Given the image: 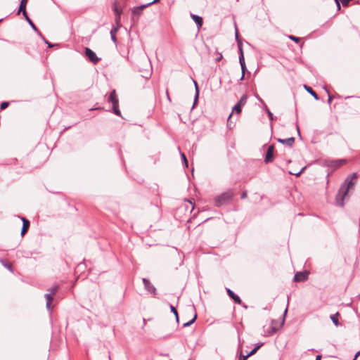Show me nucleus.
<instances>
[{
    "mask_svg": "<svg viewBox=\"0 0 360 360\" xmlns=\"http://www.w3.org/2000/svg\"><path fill=\"white\" fill-rule=\"evenodd\" d=\"M142 281H143V283L144 285L145 289L148 292L152 294L153 296L156 295L157 290H156L155 287L153 284H151L150 282L147 278H143L142 279Z\"/></svg>",
    "mask_w": 360,
    "mask_h": 360,
    "instance_id": "obj_5",
    "label": "nucleus"
},
{
    "mask_svg": "<svg viewBox=\"0 0 360 360\" xmlns=\"http://www.w3.org/2000/svg\"><path fill=\"white\" fill-rule=\"evenodd\" d=\"M338 316H339V313L338 312H337L336 314H333V315L330 316L331 321H333V323L336 326H340V322H339L338 319Z\"/></svg>",
    "mask_w": 360,
    "mask_h": 360,
    "instance_id": "obj_20",
    "label": "nucleus"
},
{
    "mask_svg": "<svg viewBox=\"0 0 360 360\" xmlns=\"http://www.w3.org/2000/svg\"><path fill=\"white\" fill-rule=\"evenodd\" d=\"M274 152V145L269 146L267 149V151H266V153L265 155V158H264L265 163H269L273 160Z\"/></svg>",
    "mask_w": 360,
    "mask_h": 360,
    "instance_id": "obj_7",
    "label": "nucleus"
},
{
    "mask_svg": "<svg viewBox=\"0 0 360 360\" xmlns=\"http://www.w3.org/2000/svg\"><path fill=\"white\" fill-rule=\"evenodd\" d=\"M278 142L281 143L284 145H286L289 147H292L295 143V138L290 137L288 139H278Z\"/></svg>",
    "mask_w": 360,
    "mask_h": 360,
    "instance_id": "obj_9",
    "label": "nucleus"
},
{
    "mask_svg": "<svg viewBox=\"0 0 360 360\" xmlns=\"http://www.w3.org/2000/svg\"><path fill=\"white\" fill-rule=\"evenodd\" d=\"M239 63L241 66L242 72L245 73V71L246 70V65L245 63L244 56H239Z\"/></svg>",
    "mask_w": 360,
    "mask_h": 360,
    "instance_id": "obj_18",
    "label": "nucleus"
},
{
    "mask_svg": "<svg viewBox=\"0 0 360 360\" xmlns=\"http://www.w3.org/2000/svg\"><path fill=\"white\" fill-rule=\"evenodd\" d=\"M233 196V193L231 191L224 192L215 198L214 204L217 207L226 205L232 200Z\"/></svg>",
    "mask_w": 360,
    "mask_h": 360,
    "instance_id": "obj_2",
    "label": "nucleus"
},
{
    "mask_svg": "<svg viewBox=\"0 0 360 360\" xmlns=\"http://www.w3.org/2000/svg\"><path fill=\"white\" fill-rule=\"evenodd\" d=\"M159 1H160V0H153V1H151V2L148 3V6H150V5H152V4H155V3L158 2Z\"/></svg>",
    "mask_w": 360,
    "mask_h": 360,
    "instance_id": "obj_43",
    "label": "nucleus"
},
{
    "mask_svg": "<svg viewBox=\"0 0 360 360\" xmlns=\"http://www.w3.org/2000/svg\"><path fill=\"white\" fill-rule=\"evenodd\" d=\"M247 99H248L247 95L244 94L240 97V100L237 102V103L243 106L245 105V103L247 102Z\"/></svg>",
    "mask_w": 360,
    "mask_h": 360,
    "instance_id": "obj_23",
    "label": "nucleus"
},
{
    "mask_svg": "<svg viewBox=\"0 0 360 360\" xmlns=\"http://www.w3.org/2000/svg\"><path fill=\"white\" fill-rule=\"evenodd\" d=\"M147 6H148V4H144V5H141V6H138V7H135L133 9L132 13H133L134 15H140L142 13V11H143V8H146Z\"/></svg>",
    "mask_w": 360,
    "mask_h": 360,
    "instance_id": "obj_14",
    "label": "nucleus"
},
{
    "mask_svg": "<svg viewBox=\"0 0 360 360\" xmlns=\"http://www.w3.org/2000/svg\"><path fill=\"white\" fill-rule=\"evenodd\" d=\"M356 359L354 358V359H353V360H356Z\"/></svg>",
    "mask_w": 360,
    "mask_h": 360,
    "instance_id": "obj_52",
    "label": "nucleus"
},
{
    "mask_svg": "<svg viewBox=\"0 0 360 360\" xmlns=\"http://www.w3.org/2000/svg\"><path fill=\"white\" fill-rule=\"evenodd\" d=\"M58 289V287L57 285H55L48 290L49 293H51V295H54Z\"/></svg>",
    "mask_w": 360,
    "mask_h": 360,
    "instance_id": "obj_30",
    "label": "nucleus"
},
{
    "mask_svg": "<svg viewBox=\"0 0 360 360\" xmlns=\"http://www.w3.org/2000/svg\"><path fill=\"white\" fill-rule=\"evenodd\" d=\"M193 83L195 84V99H194V103H193V108L195 106V105L196 104L197 101H198V97H199V89H198V84L197 82L193 80Z\"/></svg>",
    "mask_w": 360,
    "mask_h": 360,
    "instance_id": "obj_19",
    "label": "nucleus"
},
{
    "mask_svg": "<svg viewBox=\"0 0 360 360\" xmlns=\"http://www.w3.org/2000/svg\"><path fill=\"white\" fill-rule=\"evenodd\" d=\"M232 116V113H231L228 117V120H227V127L229 128V129H231L232 128V122H231V117Z\"/></svg>",
    "mask_w": 360,
    "mask_h": 360,
    "instance_id": "obj_34",
    "label": "nucleus"
},
{
    "mask_svg": "<svg viewBox=\"0 0 360 360\" xmlns=\"http://www.w3.org/2000/svg\"><path fill=\"white\" fill-rule=\"evenodd\" d=\"M256 97L258 99V101H259L261 103H264L263 100L260 97H259L258 96H257Z\"/></svg>",
    "mask_w": 360,
    "mask_h": 360,
    "instance_id": "obj_47",
    "label": "nucleus"
},
{
    "mask_svg": "<svg viewBox=\"0 0 360 360\" xmlns=\"http://www.w3.org/2000/svg\"><path fill=\"white\" fill-rule=\"evenodd\" d=\"M44 297H45L46 301V309L51 311L52 310L51 302L53 300V295H51V293L48 292V293L45 294Z\"/></svg>",
    "mask_w": 360,
    "mask_h": 360,
    "instance_id": "obj_11",
    "label": "nucleus"
},
{
    "mask_svg": "<svg viewBox=\"0 0 360 360\" xmlns=\"http://www.w3.org/2000/svg\"><path fill=\"white\" fill-rule=\"evenodd\" d=\"M22 221V227L21 230V236H23L25 233L27 231L29 227H30V221L27 220L26 218L22 217H20Z\"/></svg>",
    "mask_w": 360,
    "mask_h": 360,
    "instance_id": "obj_8",
    "label": "nucleus"
},
{
    "mask_svg": "<svg viewBox=\"0 0 360 360\" xmlns=\"http://www.w3.org/2000/svg\"><path fill=\"white\" fill-rule=\"evenodd\" d=\"M181 157L182 158V160L184 162V165L188 167V160L187 158L184 153H181Z\"/></svg>",
    "mask_w": 360,
    "mask_h": 360,
    "instance_id": "obj_31",
    "label": "nucleus"
},
{
    "mask_svg": "<svg viewBox=\"0 0 360 360\" xmlns=\"http://www.w3.org/2000/svg\"><path fill=\"white\" fill-rule=\"evenodd\" d=\"M25 18V20L28 22V23L30 25L31 27L41 37H42L40 31L37 28L35 25L33 23V22L30 20L29 16L27 15V13H26L25 15H23Z\"/></svg>",
    "mask_w": 360,
    "mask_h": 360,
    "instance_id": "obj_15",
    "label": "nucleus"
},
{
    "mask_svg": "<svg viewBox=\"0 0 360 360\" xmlns=\"http://www.w3.org/2000/svg\"><path fill=\"white\" fill-rule=\"evenodd\" d=\"M44 42L48 45L49 47H52L53 45L51 44L49 41H48L45 38H44Z\"/></svg>",
    "mask_w": 360,
    "mask_h": 360,
    "instance_id": "obj_38",
    "label": "nucleus"
},
{
    "mask_svg": "<svg viewBox=\"0 0 360 360\" xmlns=\"http://www.w3.org/2000/svg\"><path fill=\"white\" fill-rule=\"evenodd\" d=\"M222 58V54L219 53V56L216 58V61L218 62Z\"/></svg>",
    "mask_w": 360,
    "mask_h": 360,
    "instance_id": "obj_41",
    "label": "nucleus"
},
{
    "mask_svg": "<svg viewBox=\"0 0 360 360\" xmlns=\"http://www.w3.org/2000/svg\"><path fill=\"white\" fill-rule=\"evenodd\" d=\"M360 355V350L355 354L354 358L356 359Z\"/></svg>",
    "mask_w": 360,
    "mask_h": 360,
    "instance_id": "obj_49",
    "label": "nucleus"
},
{
    "mask_svg": "<svg viewBox=\"0 0 360 360\" xmlns=\"http://www.w3.org/2000/svg\"><path fill=\"white\" fill-rule=\"evenodd\" d=\"M351 0H342V4L344 6H347Z\"/></svg>",
    "mask_w": 360,
    "mask_h": 360,
    "instance_id": "obj_36",
    "label": "nucleus"
},
{
    "mask_svg": "<svg viewBox=\"0 0 360 360\" xmlns=\"http://www.w3.org/2000/svg\"><path fill=\"white\" fill-rule=\"evenodd\" d=\"M326 91H327V93L328 94V103L330 104L332 102L333 96L330 94V92L327 89H326Z\"/></svg>",
    "mask_w": 360,
    "mask_h": 360,
    "instance_id": "obj_35",
    "label": "nucleus"
},
{
    "mask_svg": "<svg viewBox=\"0 0 360 360\" xmlns=\"http://www.w3.org/2000/svg\"><path fill=\"white\" fill-rule=\"evenodd\" d=\"M1 263L7 268L9 271H13L12 264L9 263L5 262L4 260L0 259Z\"/></svg>",
    "mask_w": 360,
    "mask_h": 360,
    "instance_id": "obj_26",
    "label": "nucleus"
},
{
    "mask_svg": "<svg viewBox=\"0 0 360 360\" xmlns=\"http://www.w3.org/2000/svg\"><path fill=\"white\" fill-rule=\"evenodd\" d=\"M196 319H197V314H195L194 315V317L191 321H189L186 323H184L183 324V327L186 328V327L190 326L191 324H193L195 321Z\"/></svg>",
    "mask_w": 360,
    "mask_h": 360,
    "instance_id": "obj_24",
    "label": "nucleus"
},
{
    "mask_svg": "<svg viewBox=\"0 0 360 360\" xmlns=\"http://www.w3.org/2000/svg\"><path fill=\"white\" fill-rule=\"evenodd\" d=\"M117 31H118V27H114V28H112V29L110 30L111 39H112L114 42H116V41H117V38H116L115 34H116V32H117Z\"/></svg>",
    "mask_w": 360,
    "mask_h": 360,
    "instance_id": "obj_22",
    "label": "nucleus"
},
{
    "mask_svg": "<svg viewBox=\"0 0 360 360\" xmlns=\"http://www.w3.org/2000/svg\"><path fill=\"white\" fill-rule=\"evenodd\" d=\"M335 1H336V3H337L338 8V9H340V4H339L338 0H335Z\"/></svg>",
    "mask_w": 360,
    "mask_h": 360,
    "instance_id": "obj_46",
    "label": "nucleus"
},
{
    "mask_svg": "<svg viewBox=\"0 0 360 360\" xmlns=\"http://www.w3.org/2000/svg\"><path fill=\"white\" fill-rule=\"evenodd\" d=\"M27 2V0H21L20 6L18 8V14L22 12L23 15H26L27 12H26L25 7H26Z\"/></svg>",
    "mask_w": 360,
    "mask_h": 360,
    "instance_id": "obj_13",
    "label": "nucleus"
},
{
    "mask_svg": "<svg viewBox=\"0 0 360 360\" xmlns=\"http://www.w3.org/2000/svg\"><path fill=\"white\" fill-rule=\"evenodd\" d=\"M288 38L296 43H298L300 41V39L299 37H295L293 35H289Z\"/></svg>",
    "mask_w": 360,
    "mask_h": 360,
    "instance_id": "obj_32",
    "label": "nucleus"
},
{
    "mask_svg": "<svg viewBox=\"0 0 360 360\" xmlns=\"http://www.w3.org/2000/svg\"><path fill=\"white\" fill-rule=\"evenodd\" d=\"M308 276L307 271L297 272L294 276V281L296 282L305 281L308 278Z\"/></svg>",
    "mask_w": 360,
    "mask_h": 360,
    "instance_id": "obj_6",
    "label": "nucleus"
},
{
    "mask_svg": "<svg viewBox=\"0 0 360 360\" xmlns=\"http://www.w3.org/2000/svg\"><path fill=\"white\" fill-rule=\"evenodd\" d=\"M112 10L114 11L115 15H121L122 13V7L118 5L117 1H116L113 4Z\"/></svg>",
    "mask_w": 360,
    "mask_h": 360,
    "instance_id": "obj_12",
    "label": "nucleus"
},
{
    "mask_svg": "<svg viewBox=\"0 0 360 360\" xmlns=\"http://www.w3.org/2000/svg\"><path fill=\"white\" fill-rule=\"evenodd\" d=\"M304 87L306 91L309 93L316 101L319 100L318 94L310 86L304 84Z\"/></svg>",
    "mask_w": 360,
    "mask_h": 360,
    "instance_id": "obj_17",
    "label": "nucleus"
},
{
    "mask_svg": "<svg viewBox=\"0 0 360 360\" xmlns=\"http://www.w3.org/2000/svg\"><path fill=\"white\" fill-rule=\"evenodd\" d=\"M236 39L237 41H238V40H240L238 37V32L237 30L236 31Z\"/></svg>",
    "mask_w": 360,
    "mask_h": 360,
    "instance_id": "obj_44",
    "label": "nucleus"
},
{
    "mask_svg": "<svg viewBox=\"0 0 360 360\" xmlns=\"http://www.w3.org/2000/svg\"><path fill=\"white\" fill-rule=\"evenodd\" d=\"M262 345H263L262 343L259 344L256 347H255L252 351H250V352L248 354V355L249 356H250L253 355L254 354H255V353H256V352H257V351L260 348V347H261Z\"/></svg>",
    "mask_w": 360,
    "mask_h": 360,
    "instance_id": "obj_28",
    "label": "nucleus"
},
{
    "mask_svg": "<svg viewBox=\"0 0 360 360\" xmlns=\"http://www.w3.org/2000/svg\"><path fill=\"white\" fill-rule=\"evenodd\" d=\"M287 311H288V309L286 308V309H285V311H284L283 323L284 322V319H285V315H286V314H287Z\"/></svg>",
    "mask_w": 360,
    "mask_h": 360,
    "instance_id": "obj_45",
    "label": "nucleus"
},
{
    "mask_svg": "<svg viewBox=\"0 0 360 360\" xmlns=\"http://www.w3.org/2000/svg\"><path fill=\"white\" fill-rule=\"evenodd\" d=\"M108 101L112 104L113 112L118 116H121V112L119 110V101L117 98L115 90H112L110 92Z\"/></svg>",
    "mask_w": 360,
    "mask_h": 360,
    "instance_id": "obj_3",
    "label": "nucleus"
},
{
    "mask_svg": "<svg viewBox=\"0 0 360 360\" xmlns=\"http://www.w3.org/2000/svg\"><path fill=\"white\" fill-rule=\"evenodd\" d=\"M248 357H249L248 354H246L245 356H240V360H246Z\"/></svg>",
    "mask_w": 360,
    "mask_h": 360,
    "instance_id": "obj_42",
    "label": "nucleus"
},
{
    "mask_svg": "<svg viewBox=\"0 0 360 360\" xmlns=\"http://www.w3.org/2000/svg\"><path fill=\"white\" fill-rule=\"evenodd\" d=\"M170 310L174 314L175 317H176V321L177 323H179V315H178V312H177V310L176 309V308L172 306V305H170Z\"/></svg>",
    "mask_w": 360,
    "mask_h": 360,
    "instance_id": "obj_25",
    "label": "nucleus"
},
{
    "mask_svg": "<svg viewBox=\"0 0 360 360\" xmlns=\"http://www.w3.org/2000/svg\"><path fill=\"white\" fill-rule=\"evenodd\" d=\"M193 20L196 23L198 27H200L202 25V18L198 15L191 14V15Z\"/></svg>",
    "mask_w": 360,
    "mask_h": 360,
    "instance_id": "obj_16",
    "label": "nucleus"
},
{
    "mask_svg": "<svg viewBox=\"0 0 360 360\" xmlns=\"http://www.w3.org/2000/svg\"><path fill=\"white\" fill-rule=\"evenodd\" d=\"M226 292L229 295V296L232 298L234 302L238 304H240L242 303L241 299L236 295L231 289L226 288Z\"/></svg>",
    "mask_w": 360,
    "mask_h": 360,
    "instance_id": "obj_10",
    "label": "nucleus"
},
{
    "mask_svg": "<svg viewBox=\"0 0 360 360\" xmlns=\"http://www.w3.org/2000/svg\"><path fill=\"white\" fill-rule=\"evenodd\" d=\"M245 77V73L242 72V75L240 76V80H243Z\"/></svg>",
    "mask_w": 360,
    "mask_h": 360,
    "instance_id": "obj_50",
    "label": "nucleus"
},
{
    "mask_svg": "<svg viewBox=\"0 0 360 360\" xmlns=\"http://www.w3.org/2000/svg\"><path fill=\"white\" fill-rule=\"evenodd\" d=\"M8 105H9V103H8V102H6V101H5V102H2V103H1V105H0V108H1V110H4V109H6V108L8 106Z\"/></svg>",
    "mask_w": 360,
    "mask_h": 360,
    "instance_id": "obj_33",
    "label": "nucleus"
},
{
    "mask_svg": "<svg viewBox=\"0 0 360 360\" xmlns=\"http://www.w3.org/2000/svg\"><path fill=\"white\" fill-rule=\"evenodd\" d=\"M85 54L89 60L94 64H97L101 60V58L97 57L96 54L89 48L86 47L85 49Z\"/></svg>",
    "mask_w": 360,
    "mask_h": 360,
    "instance_id": "obj_4",
    "label": "nucleus"
},
{
    "mask_svg": "<svg viewBox=\"0 0 360 360\" xmlns=\"http://www.w3.org/2000/svg\"><path fill=\"white\" fill-rule=\"evenodd\" d=\"M357 176L356 173L349 174L341 185L338 194L335 197L336 205L342 207L344 205V200L347 195L349 189H351L356 184Z\"/></svg>",
    "mask_w": 360,
    "mask_h": 360,
    "instance_id": "obj_1",
    "label": "nucleus"
},
{
    "mask_svg": "<svg viewBox=\"0 0 360 360\" xmlns=\"http://www.w3.org/2000/svg\"><path fill=\"white\" fill-rule=\"evenodd\" d=\"M1 20H2L1 19V20H0V22H1Z\"/></svg>",
    "mask_w": 360,
    "mask_h": 360,
    "instance_id": "obj_53",
    "label": "nucleus"
},
{
    "mask_svg": "<svg viewBox=\"0 0 360 360\" xmlns=\"http://www.w3.org/2000/svg\"><path fill=\"white\" fill-rule=\"evenodd\" d=\"M237 44H238V51H239V56H244L241 41L238 40Z\"/></svg>",
    "mask_w": 360,
    "mask_h": 360,
    "instance_id": "obj_27",
    "label": "nucleus"
},
{
    "mask_svg": "<svg viewBox=\"0 0 360 360\" xmlns=\"http://www.w3.org/2000/svg\"><path fill=\"white\" fill-rule=\"evenodd\" d=\"M304 169V168H302V170H301L300 172H298V173H292V172H290V174H294V175H295V176H300V174L302 172V171H303Z\"/></svg>",
    "mask_w": 360,
    "mask_h": 360,
    "instance_id": "obj_39",
    "label": "nucleus"
},
{
    "mask_svg": "<svg viewBox=\"0 0 360 360\" xmlns=\"http://www.w3.org/2000/svg\"><path fill=\"white\" fill-rule=\"evenodd\" d=\"M264 110L266 112V113L268 115V117H269V119L271 120H274V117H273L272 112L269 110V109L267 108V106L265 104H264Z\"/></svg>",
    "mask_w": 360,
    "mask_h": 360,
    "instance_id": "obj_29",
    "label": "nucleus"
},
{
    "mask_svg": "<svg viewBox=\"0 0 360 360\" xmlns=\"http://www.w3.org/2000/svg\"><path fill=\"white\" fill-rule=\"evenodd\" d=\"M121 15H115V22L116 24H119L120 21Z\"/></svg>",
    "mask_w": 360,
    "mask_h": 360,
    "instance_id": "obj_37",
    "label": "nucleus"
},
{
    "mask_svg": "<svg viewBox=\"0 0 360 360\" xmlns=\"http://www.w3.org/2000/svg\"><path fill=\"white\" fill-rule=\"evenodd\" d=\"M247 198V192L244 191L241 194V198L244 199V198Z\"/></svg>",
    "mask_w": 360,
    "mask_h": 360,
    "instance_id": "obj_40",
    "label": "nucleus"
},
{
    "mask_svg": "<svg viewBox=\"0 0 360 360\" xmlns=\"http://www.w3.org/2000/svg\"><path fill=\"white\" fill-rule=\"evenodd\" d=\"M242 105L236 103L232 108V112L231 113L233 114V112H236V114H240L242 111Z\"/></svg>",
    "mask_w": 360,
    "mask_h": 360,
    "instance_id": "obj_21",
    "label": "nucleus"
},
{
    "mask_svg": "<svg viewBox=\"0 0 360 360\" xmlns=\"http://www.w3.org/2000/svg\"><path fill=\"white\" fill-rule=\"evenodd\" d=\"M315 360H321V356L317 355Z\"/></svg>",
    "mask_w": 360,
    "mask_h": 360,
    "instance_id": "obj_48",
    "label": "nucleus"
},
{
    "mask_svg": "<svg viewBox=\"0 0 360 360\" xmlns=\"http://www.w3.org/2000/svg\"><path fill=\"white\" fill-rule=\"evenodd\" d=\"M167 97H168V99L169 100L170 98H169V94H168V92H167Z\"/></svg>",
    "mask_w": 360,
    "mask_h": 360,
    "instance_id": "obj_51",
    "label": "nucleus"
}]
</instances>
